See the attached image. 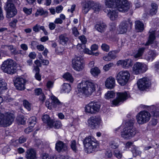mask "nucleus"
I'll list each match as a JSON object with an SVG mask.
<instances>
[{"label":"nucleus","mask_w":159,"mask_h":159,"mask_svg":"<svg viewBox=\"0 0 159 159\" xmlns=\"http://www.w3.org/2000/svg\"><path fill=\"white\" fill-rule=\"evenodd\" d=\"M98 86V84L93 80H82L78 85L77 94L80 97L83 96H89L95 91Z\"/></svg>","instance_id":"nucleus-1"},{"label":"nucleus","mask_w":159,"mask_h":159,"mask_svg":"<svg viewBox=\"0 0 159 159\" xmlns=\"http://www.w3.org/2000/svg\"><path fill=\"white\" fill-rule=\"evenodd\" d=\"M155 36L159 37V31L157 32L151 29L149 32V36L148 41L145 43H143V45L145 47L139 48L137 53L134 55V57L135 58H139L141 57L144 52V50L149 45L153 48H157L159 50V43L157 41H154L155 39Z\"/></svg>","instance_id":"nucleus-2"},{"label":"nucleus","mask_w":159,"mask_h":159,"mask_svg":"<svg viewBox=\"0 0 159 159\" xmlns=\"http://www.w3.org/2000/svg\"><path fill=\"white\" fill-rule=\"evenodd\" d=\"M131 3L128 0H105V5L108 8H116L120 12H125L129 8Z\"/></svg>","instance_id":"nucleus-3"},{"label":"nucleus","mask_w":159,"mask_h":159,"mask_svg":"<svg viewBox=\"0 0 159 159\" xmlns=\"http://www.w3.org/2000/svg\"><path fill=\"white\" fill-rule=\"evenodd\" d=\"M83 143L85 150L88 153H91L97 150L99 146L98 142L90 136L85 138Z\"/></svg>","instance_id":"nucleus-4"},{"label":"nucleus","mask_w":159,"mask_h":159,"mask_svg":"<svg viewBox=\"0 0 159 159\" xmlns=\"http://www.w3.org/2000/svg\"><path fill=\"white\" fill-rule=\"evenodd\" d=\"M51 102L47 100L45 104L46 106L50 110L53 108L57 109H63L65 107V106L64 103L61 102L58 98L53 95H52L50 97Z\"/></svg>","instance_id":"nucleus-5"},{"label":"nucleus","mask_w":159,"mask_h":159,"mask_svg":"<svg viewBox=\"0 0 159 159\" xmlns=\"http://www.w3.org/2000/svg\"><path fill=\"white\" fill-rule=\"evenodd\" d=\"M129 97V93L128 91L117 92L116 93V98L111 102V106L112 107L118 106Z\"/></svg>","instance_id":"nucleus-6"},{"label":"nucleus","mask_w":159,"mask_h":159,"mask_svg":"<svg viewBox=\"0 0 159 159\" xmlns=\"http://www.w3.org/2000/svg\"><path fill=\"white\" fill-rule=\"evenodd\" d=\"M84 59L81 56L75 55L72 59V66L73 69L77 71H82L84 68Z\"/></svg>","instance_id":"nucleus-7"},{"label":"nucleus","mask_w":159,"mask_h":159,"mask_svg":"<svg viewBox=\"0 0 159 159\" xmlns=\"http://www.w3.org/2000/svg\"><path fill=\"white\" fill-rule=\"evenodd\" d=\"M130 77V74L128 71L123 70L118 72L116 79L118 84L121 86H124L128 82Z\"/></svg>","instance_id":"nucleus-8"},{"label":"nucleus","mask_w":159,"mask_h":159,"mask_svg":"<svg viewBox=\"0 0 159 159\" xmlns=\"http://www.w3.org/2000/svg\"><path fill=\"white\" fill-rule=\"evenodd\" d=\"M100 107V105L98 102L92 101L85 106L84 111L87 113L93 114L99 111Z\"/></svg>","instance_id":"nucleus-9"},{"label":"nucleus","mask_w":159,"mask_h":159,"mask_svg":"<svg viewBox=\"0 0 159 159\" xmlns=\"http://www.w3.org/2000/svg\"><path fill=\"white\" fill-rule=\"evenodd\" d=\"M150 117V113L145 111H140L137 114L136 116L137 121L139 125L146 123L149 121Z\"/></svg>","instance_id":"nucleus-10"},{"label":"nucleus","mask_w":159,"mask_h":159,"mask_svg":"<svg viewBox=\"0 0 159 159\" xmlns=\"http://www.w3.org/2000/svg\"><path fill=\"white\" fill-rule=\"evenodd\" d=\"M147 70V66L144 63L140 62H136L133 65L132 68V73L135 75L144 73Z\"/></svg>","instance_id":"nucleus-11"},{"label":"nucleus","mask_w":159,"mask_h":159,"mask_svg":"<svg viewBox=\"0 0 159 159\" xmlns=\"http://www.w3.org/2000/svg\"><path fill=\"white\" fill-rule=\"evenodd\" d=\"M139 89L141 90H144L149 88L151 84V81L149 78L144 77L139 80L137 83Z\"/></svg>","instance_id":"nucleus-12"},{"label":"nucleus","mask_w":159,"mask_h":159,"mask_svg":"<svg viewBox=\"0 0 159 159\" xmlns=\"http://www.w3.org/2000/svg\"><path fill=\"white\" fill-rule=\"evenodd\" d=\"M102 121L101 117L98 116H92L88 120V125L93 128H95L101 124Z\"/></svg>","instance_id":"nucleus-13"},{"label":"nucleus","mask_w":159,"mask_h":159,"mask_svg":"<svg viewBox=\"0 0 159 159\" xmlns=\"http://www.w3.org/2000/svg\"><path fill=\"white\" fill-rule=\"evenodd\" d=\"M10 114L7 112L3 114L0 112V126L6 127L9 125Z\"/></svg>","instance_id":"nucleus-14"},{"label":"nucleus","mask_w":159,"mask_h":159,"mask_svg":"<svg viewBox=\"0 0 159 159\" xmlns=\"http://www.w3.org/2000/svg\"><path fill=\"white\" fill-rule=\"evenodd\" d=\"M158 55V53L154 50H148L144 54L143 58L148 61H152Z\"/></svg>","instance_id":"nucleus-15"},{"label":"nucleus","mask_w":159,"mask_h":159,"mask_svg":"<svg viewBox=\"0 0 159 159\" xmlns=\"http://www.w3.org/2000/svg\"><path fill=\"white\" fill-rule=\"evenodd\" d=\"M134 119H131L127 122L123 121L118 129H135L136 124Z\"/></svg>","instance_id":"nucleus-16"},{"label":"nucleus","mask_w":159,"mask_h":159,"mask_svg":"<svg viewBox=\"0 0 159 159\" xmlns=\"http://www.w3.org/2000/svg\"><path fill=\"white\" fill-rule=\"evenodd\" d=\"M130 24V20H128L127 21L124 20L121 22L117 30L118 33L123 34L126 33Z\"/></svg>","instance_id":"nucleus-17"},{"label":"nucleus","mask_w":159,"mask_h":159,"mask_svg":"<svg viewBox=\"0 0 159 159\" xmlns=\"http://www.w3.org/2000/svg\"><path fill=\"white\" fill-rule=\"evenodd\" d=\"M25 80L21 77H17L14 80V84L16 88L18 90H23L25 89Z\"/></svg>","instance_id":"nucleus-18"},{"label":"nucleus","mask_w":159,"mask_h":159,"mask_svg":"<svg viewBox=\"0 0 159 159\" xmlns=\"http://www.w3.org/2000/svg\"><path fill=\"white\" fill-rule=\"evenodd\" d=\"M117 65L120 66L125 69H129L133 65V61L131 59H127L124 60H120L117 62Z\"/></svg>","instance_id":"nucleus-19"},{"label":"nucleus","mask_w":159,"mask_h":159,"mask_svg":"<svg viewBox=\"0 0 159 159\" xmlns=\"http://www.w3.org/2000/svg\"><path fill=\"white\" fill-rule=\"evenodd\" d=\"M82 12L84 14H86L92 8L93 5V2L91 1H84L81 3Z\"/></svg>","instance_id":"nucleus-20"},{"label":"nucleus","mask_w":159,"mask_h":159,"mask_svg":"<svg viewBox=\"0 0 159 159\" xmlns=\"http://www.w3.org/2000/svg\"><path fill=\"white\" fill-rule=\"evenodd\" d=\"M106 87L109 89H112L115 86L116 81L115 79L112 77H108L105 82Z\"/></svg>","instance_id":"nucleus-21"},{"label":"nucleus","mask_w":159,"mask_h":159,"mask_svg":"<svg viewBox=\"0 0 159 159\" xmlns=\"http://www.w3.org/2000/svg\"><path fill=\"white\" fill-rule=\"evenodd\" d=\"M142 107L150 111L152 114H153L154 117H159V109L157 108L154 105L151 106L144 105Z\"/></svg>","instance_id":"nucleus-22"},{"label":"nucleus","mask_w":159,"mask_h":159,"mask_svg":"<svg viewBox=\"0 0 159 159\" xmlns=\"http://www.w3.org/2000/svg\"><path fill=\"white\" fill-rule=\"evenodd\" d=\"M19 4V0H11V17L15 16L17 14V10L15 6Z\"/></svg>","instance_id":"nucleus-23"},{"label":"nucleus","mask_w":159,"mask_h":159,"mask_svg":"<svg viewBox=\"0 0 159 159\" xmlns=\"http://www.w3.org/2000/svg\"><path fill=\"white\" fill-rule=\"evenodd\" d=\"M136 130H124L121 132V136L125 139H129L136 134Z\"/></svg>","instance_id":"nucleus-24"},{"label":"nucleus","mask_w":159,"mask_h":159,"mask_svg":"<svg viewBox=\"0 0 159 159\" xmlns=\"http://www.w3.org/2000/svg\"><path fill=\"white\" fill-rule=\"evenodd\" d=\"M1 68L3 72L7 74L10 72V59H7L2 63Z\"/></svg>","instance_id":"nucleus-25"},{"label":"nucleus","mask_w":159,"mask_h":159,"mask_svg":"<svg viewBox=\"0 0 159 159\" xmlns=\"http://www.w3.org/2000/svg\"><path fill=\"white\" fill-rule=\"evenodd\" d=\"M25 157L27 159H37L35 150L32 148L27 150L26 152Z\"/></svg>","instance_id":"nucleus-26"},{"label":"nucleus","mask_w":159,"mask_h":159,"mask_svg":"<svg viewBox=\"0 0 159 159\" xmlns=\"http://www.w3.org/2000/svg\"><path fill=\"white\" fill-rule=\"evenodd\" d=\"M109 11L107 14V16L111 20H116L118 17V13L117 10L111 9L107 10Z\"/></svg>","instance_id":"nucleus-27"},{"label":"nucleus","mask_w":159,"mask_h":159,"mask_svg":"<svg viewBox=\"0 0 159 159\" xmlns=\"http://www.w3.org/2000/svg\"><path fill=\"white\" fill-rule=\"evenodd\" d=\"M42 120L44 123L47 124L50 128H52L53 126L54 120H51L48 115H44L42 117Z\"/></svg>","instance_id":"nucleus-28"},{"label":"nucleus","mask_w":159,"mask_h":159,"mask_svg":"<svg viewBox=\"0 0 159 159\" xmlns=\"http://www.w3.org/2000/svg\"><path fill=\"white\" fill-rule=\"evenodd\" d=\"M111 40L115 43L117 44L119 47L123 46L125 41V38L119 39L116 36L112 38Z\"/></svg>","instance_id":"nucleus-29"},{"label":"nucleus","mask_w":159,"mask_h":159,"mask_svg":"<svg viewBox=\"0 0 159 159\" xmlns=\"http://www.w3.org/2000/svg\"><path fill=\"white\" fill-rule=\"evenodd\" d=\"M55 148L56 150L58 152L65 151L67 149L66 146L61 141H59L56 143Z\"/></svg>","instance_id":"nucleus-30"},{"label":"nucleus","mask_w":159,"mask_h":159,"mask_svg":"<svg viewBox=\"0 0 159 159\" xmlns=\"http://www.w3.org/2000/svg\"><path fill=\"white\" fill-rule=\"evenodd\" d=\"M95 28L99 32L102 33L104 31L106 28V24L102 21L97 22L95 25Z\"/></svg>","instance_id":"nucleus-31"},{"label":"nucleus","mask_w":159,"mask_h":159,"mask_svg":"<svg viewBox=\"0 0 159 159\" xmlns=\"http://www.w3.org/2000/svg\"><path fill=\"white\" fill-rule=\"evenodd\" d=\"M135 29L138 32L142 31L144 28V24L141 21L137 20L135 21Z\"/></svg>","instance_id":"nucleus-32"},{"label":"nucleus","mask_w":159,"mask_h":159,"mask_svg":"<svg viewBox=\"0 0 159 159\" xmlns=\"http://www.w3.org/2000/svg\"><path fill=\"white\" fill-rule=\"evenodd\" d=\"M71 89L70 85L68 83H64L61 86V91L63 93H69Z\"/></svg>","instance_id":"nucleus-33"},{"label":"nucleus","mask_w":159,"mask_h":159,"mask_svg":"<svg viewBox=\"0 0 159 159\" xmlns=\"http://www.w3.org/2000/svg\"><path fill=\"white\" fill-rule=\"evenodd\" d=\"M91 74L94 77H97L101 73V70L97 67L91 68L90 70Z\"/></svg>","instance_id":"nucleus-34"},{"label":"nucleus","mask_w":159,"mask_h":159,"mask_svg":"<svg viewBox=\"0 0 159 159\" xmlns=\"http://www.w3.org/2000/svg\"><path fill=\"white\" fill-rule=\"evenodd\" d=\"M80 47L81 49L82 50V51L84 53L89 55H92V52L89 48H86L85 44H78L77 45L78 48H79Z\"/></svg>","instance_id":"nucleus-35"},{"label":"nucleus","mask_w":159,"mask_h":159,"mask_svg":"<svg viewBox=\"0 0 159 159\" xmlns=\"http://www.w3.org/2000/svg\"><path fill=\"white\" fill-rule=\"evenodd\" d=\"M29 129H31L34 127L37 123L36 118L35 116H32L30 117L29 120Z\"/></svg>","instance_id":"nucleus-36"},{"label":"nucleus","mask_w":159,"mask_h":159,"mask_svg":"<svg viewBox=\"0 0 159 159\" xmlns=\"http://www.w3.org/2000/svg\"><path fill=\"white\" fill-rule=\"evenodd\" d=\"M67 157L61 156L60 157L56 158L55 157H49L48 155L46 153H43L42 155V159H67Z\"/></svg>","instance_id":"nucleus-37"},{"label":"nucleus","mask_w":159,"mask_h":159,"mask_svg":"<svg viewBox=\"0 0 159 159\" xmlns=\"http://www.w3.org/2000/svg\"><path fill=\"white\" fill-rule=\"evenodd\" d=\"M6 12V17L7 18H10V0H7L4 7Z\"/></svg>","instance_id":"nucleus-38"},{"label":"nucleus","mask_w":159,"mask_h":159,"mask_svg":"<svg viewBox=\"0 0 159 159\" xmlns=\"http://www.w3.org/2000/svg\"><path fill=\"white\" fill-rule=\"evenodd\" d=\"M92 8L94 13H98L102 9L101 5L98 3H95L93 2V5L92 6Z\"/></svg>","instance_id":"nucleus-39"},{"label":"nucleus","mask_w":159,"mask_h":159,"mask_svg":"<svg viewBox=\"0 0 159 159\" xmlns=\"http://www.w3.org/2000/svg\"><path fill=\"white\" fill-rule=\"evenodd\" d=\"M65 19V16L64 14H61L60 15L59 18H57L55 19L54 22L55 24H61L63 23V20Z\"/></svg>","instance_id":"nucleus-40"},{"label":"nucleus","mask_w":159,"mask_h":159,"mask_svg":"<svg viewBox=\"0 0 159 159\" xmlns=\"http://www.w3.org/2000/svg\"><path fill=\"white\" fill-rule=\"evenodd\" d=\"M60 43L63 45L65 44L68 40L66 35V34H61L59 36Z\"/></svg>","instance_id":"nucleus-41"},{"label":"nucleus","mask_w":159,"mask_h":159,"mask_svg":"<svg viewBox=\"0 0 159 159\" xmlns=\"http://www.w3.org/2000/svg\"><path fill=\"white\" fill-rule=\"evenodd\" d=\"M115 96V93L113 91H108L105 94L104 97L107 99L114 98Z\"/></svg>","instance_id":"nucleus-42"},{"label":"nucleus","mask_w":159,"mask_h":159,"mask_svg":"<svg viewBox=\"0 0 159 159\" xmlns=\"http://www.w3.org/2000/svg\"><path fill=\"white\" fill-rule=\"evenodd\" d=\"M151 8L150 9L149 13L150 14L153 15L155 14L157 12V4L152 3L151 5Z\"/></svg>","instance_id":"nucleus-43"},{"label":"nucleus","mask_w":159,"mask_h":159,"mask_svg":"<svg viewBox=\"0 0 159 159\" xmlns=\"http://www.w3.org/2000/svg\"><path fill=\"white\" fill-rule=\"evenodd\" d=\"M63 77L67 81L72 83L73 82L74 80L71 74L68 72L64 74L63 75Z\"/></svg>","instance_id":"nucleus-44"},{"label":"nucleus","mask_w":159,"mask_h":159,"mask_svg":"<svg viewBox=\"0 0 159 159\" xmlns=\"http://www.w3.org/2000/svg\"><path fill=\"white\" fill-rule=\"evenodd\" d=\"M17 64L11 59V74H13L16 71Z\"/></svg>","instance_id":"nucleus-45"},{"label":"nucleus","mask_w":159,"mask_h":159,"mask_svg":"<svg viewBox=\"0 0 159 159\" xmlns=\"http://www.w3.org/2000/svg\"><path fill=\"white\" fill-rule=\"evenodd\" d=\"M7 89V84L4 80L2 79H0V93H1L3 90Z\"/></svg>","instance_id":"nucleus-46"},{"label":"nucleus","mask_w":159,"mask_h":159,"mask_svg":"<svg viewBox=\"0 0 159 159\" xmlns=\"http://www.w3.org/2000/svg\"><path fill=\"white\" fill-rule=\"evenodd\" d=\"M39 69L37 67H34V71L35 72V78L38 81H40L41 80V75L39 74Z\"/></svg>","instance_id":"nucleus-47"},{"label":"nucleus","mask_w":159,"mask_h":159,"mask_svg":"<svg viewBox=\"0 0 159 159\" xmlns=\"http://www.w3.org/2000/svg\"><path fill=\"white\" fill-rule=\"evenodd\" d=\"M16 120L19 124L24 125L26 122V120L22 115H20L17 116Z\"/></svg>","instance_id":"nucleus-48"},{"label":"nucleus","mask_w":159,"mask_h":159,"mask_svg":"<svg viewBox=\"0 0 159 159\" xmlns=\"http://www.w3.org/2000/svg\"><path fill=\"white\" fill-rule=\"evenodd\" d=\"M118 140H115L111 141L109 143V147L112 149H115L117 148L118 146L117 142Z\"/></svg>","instance_id":"nucleus-49"},{"label":"nucleus","mask_w":159,"mask_h":159,"mask_svg":"<svg viewBox=\"0 0 159 159\" xmlns=\"http://www.w3.org/2000/svg\"><path fill=\"white\" fill-rule=\"evenodd\" d=\"M46 13V11H44L42 8H40L37 10V11L35 14V16L36 17H37L39 16L44 15Z\"/></svg>","instance_id":"nucleus-50"},{"label":"nucleus","mask_w":159,"mask_h":159,"mask_svg":"<svg viewBox=\"0 0 159 159\" xmlns=\"http://www.w3.org/2000/svg\"><path fill=\"white\" fill-rule=\"evenodd\" d=\"M20 51L17 48H14L13 46L11 45V55H15L19 53Z\"/></svg>","instance_id":"nucleus-51"},{"label":"nucleus","mask_w":159,"mask_h":159,"mask_svg":"<svg viewBox=\"0 0 159 159\" xmlns=\"http://www.w3.org/2000/svg\"><path fill=\"white\" fill-rule=\"evenodd\" d=\"M119 51L115 50L109 52L108 55L111 59H115L116 57V54Z\"/></svg>","instance_id":"nucleus-52"},{"label":"nucleus","mask_w":159,"mask_h":159,"mask_svg":"<svg viewBox=\"0 0 159 159\" xmlns=\"http://www.w3.org/2000/svg\"><path fill=\"white\" fill-rule=\"evenodd\" d=\"M23 104L25 107L28 111L31 109V105L30 103L27 101L24 100L23 101Z\"/></svg>","instance_id":"nucleus-53"},{"label":"nucleus","mask_w":159,"mask_h":159,"mask_svg":"<svg viewBox=\"0 0 159 159\" xmlns=\"http://www.w3.org/2000/svg\"><path fill=\"white\" fill-rule=\"evenodd\" d=\"M32 8H28L26 7L23 8V11L27 15H30L32 12Z\"/></svg>","instance_id":"nucleus-54"},{"label":"nucleus","mask_w":159,"mask_h":159,"mask_svg":"<svg viewBox=\"0 0 159 159\" xmlns=\"http://www.w3.org/2000/svg\"><path fill=\"white\" fill-rule=\"evenodd\" d=\"M113 64L110 63L108 64L105 65L103 67V70L105 71L109 70L110 68L113 66Z\"/></svg>","instance_id":"nucleus-55"},{"label":"nucleus","mask_w":159,"mask_h":159,"mask_svg":"<svg viewBox=\"0 0 159 159\" xmlns=\"http://www.w3.org/2000/svg\"><path fill=\"white\" fill-rule=\"evenodd\" d=\"M70 147L73 151L76 152L77 150V145L75 140H74L71 141Z\"/></svg>","instance_id":"nucleus-56"},{"label":"nucleus","mask_w":159,"mask_h":159,"mask_svg":"<svg viewBox=\"0 0 159 159\" xmlns=\"http://www.w3.org/2000/svg\"><path fill=\"white\" fill-rule=\"evenodd\" d=\"M157 123V120L153 118L152 119V120L149 122V125L150 127H152L156 125Z\"/></svg>","instance_id":"nucleus-57"},{"label":"nucleus","mask_w":159,"mask_h":159,"mask_svg":"<svg viewBox=\"0 0 159 159\" xmlns=\"http://www.w3.org/2000/svg\"><path fill=\"white\" fill-rule=\"evenodd\" d=\"M101 48L102 50L106 52H108L109 50V47L105 43H103L101 46Z\"/></svg>","instance_id":"nucleus-58"},{"label":"nucleus","mask_w":159,"mask_h":159,"mask_svg":"<svg viewBox=\"0 0 159 159\" xmlns=\"http://www.w3.org/2000/svg\"><path fill=\"white\" fill-rule=\"evenodd\" d=\"M80 40L82 42V44H85L87 42L86 38L84 35L80 36L79 37Z\"/></svg>","instance_id":"nucleus-59"},{"label":"nucleus","mask_w":159,"mask_h":159,"mask_svg":"<svg viewBox=\"0 0 159 159\" xmlns=\"http://www.w3.org/2000/svg\"><path fill=\"white\" fill-rule=\"evenodd\" d=\"M63 9V7L61 5H60L56 7V11L57 13H60L61 12Z\"/></svg>","instance_id":"nucleus-60"},{"label":"nucleus","mask_w":159,"mask_h":159,"mask_svg":"<svg viewBox=\"0 0 159 159\" xmlns=\"http://www.w3.org/2000/svg\"><path fill=\"white\" fill-rule=\"evenodd\" d=\"M54 84L53 81L49 80L48 81L46 84V86L48 89H50L52 88Z\"/></svg>","instance_id":"nucleus-61"},{"label":"nucleus","mask_w":159,"mask_h":159,"mask_svg":"<svg viewBox=\"0 0 159 159\" xmlns=\"http://www.w3.org/2000/svg\"><path fill=\"white\" fill-rule=\"evenodd\" d=\"M17 21L18 20L16 19H14L11 22V28L12 27L13 29H15Z\"/></svg>","instance_id":"nucleus-62"},{"label":"nucleus","mask_w":159,"mask_h":159,"mask_svg":"<svg viewBox=\"0 0 159 159\" xmlns=\"http://www.w3.org/2000/svg\"><path fill=\"white\" fill-rule=\"evenodd\" d=\"M54 123V126L57 128H60V127L61 126V124L60 121H55L54 120L53 124Z\"/></svg>","instance_id":"nucleus-63"},{"label":"nucleus","mask_w":159,"mask_h":159,"mask_svg":"<svg viewBox=\"0 0 159 159\" xmlns=\"http://www.w3.org/2000/svg\"><path fill=\"white\" fill-rule=\"evenodd\" d=\"M40 26L38 24L36 25L35 26H34L33 28V30L35 32H37L39 31V30L40 29Z\"/></svg>","instance_id":"nucleus-64"}]
</instances>
